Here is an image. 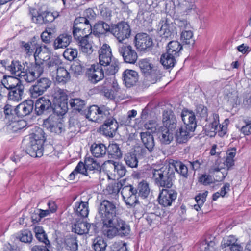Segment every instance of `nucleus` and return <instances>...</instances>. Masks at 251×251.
<instances>
[{"mask_svg": "<svg viewBox=\"0 0 251 251\" xmlns=\"http://www.w3.org/2000/svg\"><path fill=\"white\" fill-rule=\"evenodd\" d=\"M150 176L157 186L171 188L175 178V172L170 165L153 164L150 169Z\"/></svg>", "mask_w": 251, "mask_h": 251, "instance_id": "nucleus-1", "label": "nucleus"}, {"mask_svg": "<svg viewBox=\"0 0 251 251\" xmlns=\"http://www.w3.org/2000/svg\"><path fill=\"white\" fill-rule=\"evenodd\" d=\"M124 181H120L109 184L107 190L110 194H117L121 190L124 201L130 207H134L139 203L137 199V190L132 185H124Z\"/></svg>", "mask_w": 251, "mask_h": 251, "instance_id": "nucleus-2", "label": "nucleus"}, {"mask_svg": "<svg viewBox=\"0 0 251 251\" xmlns=\"http://www.w3.org/2000/svg\"><path fill=\"white\" fill-rule=\"evenodd\" d=\"M85 17H79L76 18L73 25V34L75 40L77 42L85 37H88L86 32L87 29L92 30V26L90 23V20L93 19L95 16L94 11L89 8L85 12Z\"/></svg>", "mask_w": 251, "mask_h": 251, "instance_id": "nucleus-3", "label": "nucleus"}, {"mask_svg": "<svg viewBox=\"0 0 251 251\" xmlns=\"http://www.w3.org/2000/svg\"><path fill=\"white\" fill-rule=\"evenodd\" d=\"M46 139L43 129L38 128L29 137V142L26 149L27 153L33 157H41L43 155V145Z\"/></svg>", "mask_w": 251, "mask_h": 251, "instance_id": "nucleus-4", "label": "nucleus"}, {"mask_svg": "<svg viewBox=\"0 0 251 251\" xmlns=\"http://www.w3.org/2000/svg\"><path fill=\"white\" fill-rule=\"evenodd\" d=\"M130 227L125 221L117 217L112 222V224L102 228V232L104 236L111 239L116 235L120 237H126L129 235Z\"/></svg>", "mask_w": 251, "mask_h": 251, "instance_id": "nucleus-5", "label": "nucleus"}, {"mask_svg": "<svg viewBox=\"0 0 251 251\" xmlns=\"http://www.w3.org/2000/svg\"><path fill=\"white\" fill-rule=\"evenodd\" d=\"M98 212L103 224L102 228L112 224L113 220L118 217L115 204L108 200H103L100 202Z\"/></svg>", "mask_w": 251, "mask_h": 251, "instance_id": "nucleus-6", "label": "nucleus"}, {"mask_svg": "<svg viewBox=\"0 0 251 251\" xmlns=\"http://www.w3.org/2000/svg\"><path fill=\"white\" fill-rule=\"evenodd\" d=\"M66 90L59 88L54 89L52 112L56 116L63 115L68 111V95Z\"/></svg>", "mask_w": 251, "mask_h": 251, "instance_id": "nucleus-7", "label": "nucleus"}, {"mask_svg": "<svg viewBox=\"0 0 251 251\" xmlns=\"http://www.w3.org/2000/svg\"><path fill=\"white\" fill-rule=\"evenodd\" d=\"M110 109L105 105L98 106L93 105L89 107L86 118L95 122H101L113 117L110 113Z\"/></svg>", "mask_w": 251, "mask_h": 251, "instance_id": "nucleus-8", "label": "nucleus"}, {"mask_svg": "<svg viewBox=\"0 0 251 251\" xmlns=\"http://www.w3.org/2000/svg\"><path fill=\"white\" fill-rule=\"evenodd\" d=\"M131 32L129 24L124 21L113 24L111 26V33L117 39L120 44L123 40L130 37Z\"/></svg>", "mask_w": 251, "mask_h": 251, "instance_id": "nucleus-9", "label": "nucleus"}, {"mask_svg": "<svg viewBox=\"0 0 251 251\" xmlns=\"http://www.w3.org/2000/svg\"><path fill=\"white\" fill-rule=\"evenodd\" d=\"M51 81L47 77H42L37 80L35 83L32 85L29 91L31 97L37 98L43 95L50 87Z\"/></svg>", "mask_w": 251, "mask_h": 251, "instance_id": "nucleus-10", "label": "nucleus"}, {"mask_svg": "<svg viewBox=\"0 0 251 251\" xmlns=\"http://www.w3.org/2000/svg\"><path fill=\"white\" fill-rule=\"evenodd\" d=\"M118 50L126 63L134 64L136 62L137 53L131 46L121 43L118 45Z\"/></svg>", "mask_w": 251, "mask_h": 251, "instance_id": "nucleus-11", "label": "nucleus"}, {"mask_svg": "<svg viewBox=\"0 0 251 251\" xmlns=\"http://www.w3.org/2000/svg\"><path fill=\"white\" fill-rule=\"evenodd\" d=\"M43 126L47 130L56 134H61L64 130L62 123L57 116L50 114L45 119Z\"/></svg>", "mask_w": 251, "mask_h": 251, "instance_id": "nucleus-12", "label": "nucleus"}, {"mask_svg": "<svg viewBox=\"0 0 251 251\" xmlns=\"http://www.w3.org/2000/svg\"><path fill=\"white\" fill-rule=\"evenodd\" d=\"M177 196V192L171 188L162 189L158 197V203L165 207L170 206L175 202Z\"/></svg>", "mask_w": 251, "mask_h": 251, "instance_id": "nucleus-13", "label": "nucleus"}, {"mask_svg": "<svg viewBox=\"0 0 251 251\" xmlns=\"http://www.w3.org/2000/svg\"><path fill=\"white\" fill-rule=\"evenodd\" d=\"M160 31L163 38H169L173 35L175 26L170 15L164 14L158 23Z\"/></svg>", "mask_w": 251, "mask_h": 251, "instance_id": "nucleus-14", "label": "nucleus"}, {"mask_svg": "<svg viewBox=\"0 0 251 251\" xmlns=\"http://www.w3.org/2000/svg\"><path fill=\"white\" fill-rule=\"evenodd\" d=\"M118 128L117 121L113 117L105 120L104 123L100 126V132L106 137H113Z\"/></svg>", "mask_w": 251, "mask_h": 251, "instance_id": "nucleus-15", "label": "nucleus"}, {"mask_svg": "<svg viewBox=\"0 0 251 251\" xmlns=\"http://www.w3.org/2000/svg\"><path fill=\"white\" fill-rule=\"evenodd\" d=\"M52 103L48 98L42 97L38 99L35 104V111L37 115L48 114L52 112Z\"/></svg>", "mask_w": 251, "mask_h": 251, "instance_id": "nucleus-16", "label": "nucleus"}, {"mask_svg": "<svg viewBox=\"0 0 251 251\" xmlns=\"http://www.w3.org/2000/svg\"><path fill=\"white\" fill-rule=\"evenodd\" d=\"M134 41L137 49L141 50H144L151 48L153 44L152 39L145 33L137 34Z\"/></svg>", "mask_w": 251, "mask_h": 251, "instance_id": "nucleus-17", "label": "nucleus"}, {"mask_svg": "<svg viewBox=\"0 0 251 251\" xmlns=\"http://www.w3.org/2000/svg\"><path fill=\"white\" fill-rule=\"evenodd\" d=\"M181 117L185 125V128L190 131H194L197 127L196 116L192 111L188 109L182 110Z\"/></svg>", "mask_w": 251, "mask_h": 251, "instance_id": "nucleus-18", "label": "nucleus"}, {"mask_svg": "<svg viewBox=\"0 0 251 251\" xmlns=\"http://www.w3.org/2000/svg\"><path fill=\"white\" fill-rule=\"evenodd\" d=\"M89 73V80L93 83L95 84L104 77V71L102 65L97 63L91 66Z\"/></svg>", "mask_w": 251, "mask_h": 251, "instance_id": "nucleus-19", "label": "nucleus"}, {"mask_svg": "<svg viewBox=\"0 0 251 251\" xmlns=\"http://www.w3.org/2000/svg\"><path fill=\"white\" fill-rule=\"evenodd\" d=\"M34 107L32 100H27L20 103L14 107V112L18 117H24L30 114Z\"/></svg>", "mask_w": 251, "mask_h": 251, "instance_id": "nucleus-20", "label": "nucleus"}, {"mask_svg": "<svg viewBox=\"0 0 251 251\" xmlns=\"http://www.w3.org/2000/svg\"><path fill=\"white\" fill-rule=\"evenodd\" d=\"M99 64L103 65L104 64L110 63L112 59L111 49L109 45L103 44L99 50Z\"/></svg>", "mask_w": 251, "mask_h": 251, "instance_id": "nucleus-21", "label": "nucleus"}, {"mask_svg": "<svg viewBox=\"0 0 251 251\" xmlns=\"http://www.w3.org/2000/svg\"><path fill=\"white\" fill-rule=\"evenodd\" d=\"M162 122L163 127L171 131H174L176 127L177 120L174 113L171 110L164 112Z\"/></svg>", "mask_w": 251, "mask_h": 251, "instance_id": "nucleus-22", "label": "nucleus"}, {"mask_svg": "<svg viewBox=\"0 0 251 251\" xmlns=\"http://www.w3.org/2000/svg\"><path fill=\"white\" fill-rule=\"evenodd\" d=\"M48 59L45 62V69L48 71L50 75L52 73L53 75L57 71L59 68H61L62 62L61 59L58 56H54L50 57V55L48 57Z\"/></svg>", "mask_w": 251, "mask_h": 251, "instance_id": "nucleus-23", "label": "nucleus"}, {"mask_svg": "<svg viewBox=\"0 0 251 251\" xmlns=\"http://www.w3.org/2000/svg\"><path fill=\"white\" fill-rule=\"evenodd\" d=\"M104 164L109 169L108 171L113 170L114 175H117L118 177H122L126 175V170L125 166L119 162L110 160L106 161Z\"/></svg>", "mask_w": 251, "mask_h": 251, "instance_id": "nucleus-24", "label": "nucleus"}, {"mask_svg": "<svg viewBox=\"0 0 251 251\" xmlns=\"http://www.w3.org/2000/svg\"><path fill=\"white\" fill-rule=\"evenodd\" d=\"M144 76L143 83L145 85L149 86L151 84L156 83L161 79L162 75L160 71L155 67Z\"/></svg>", "mask_w": 251, "mask_h": 251, "instance_id": "nucleus-25", "label": "nucleus"}, {"mask_svg": "<svg viewBox=\"0 0 251 251\" xmlns=\"http://www.w3.org/2000/svg\"><path fill=\"white\" fill-rule=\"evenodd\" d=\"M123 81L127 87L134 85L138 81V73L132 70L127 69L123 73Z\"/></svg>", "mask_w": 251, "mask_h": 251, "instance_id": "nucleus-26", "label": "nucleus"}, {"mask_svg": "<svg viewBox=\"0 0 251 251\" xmlns=\"http://www.w3.org/2000/svg\"><path fill=\"white\" fill-rule=\"evenodd\" d=\"M140 136L142 143L148 150L149 153H151L155 146L154 137L150 132H142L140 133Z\"/></svg>", "mask_w": 251, "mask_h": 251, "instance_id": "nucleus-27", "label": "nucleus"}, {"mask_svg": "<svg viewBox=\"0 0 251 251\" xmlns=\"http://www.w3.org/2000/svg\"><path fill=\"white\" fill-rule=\"evenodd\" d=\"M72 41V36L68 33H63L59 35L54 41L53 48L55 50L66 48Z\"/></svg>", "mask_w": 251, "mask_h": 251, "instance_id": "nucleus-28", "label": "nucleus"}, {"mask_svg": "<svg viewBox=\"0 0 251 251\" xmlns=\"http://www.w3.org/2000/svg\"><path fill=\"white\" fill-rule=\"evenodd\" d=\"M25 87L21 84L13 89L9 90L8 99L13 101H19L24 96Z\"/></svg>", "mask_w": 251, "mask_h": 251, "instance_id": "nucleus-29", "label": "nucleus"}, {"mask_svg": "<svg viewBox=\"0 0 251 251\" xmlns=\"http://www.w3.org/2000/svg\"><path fill=\"white\" fill-rule=\"evenodd\" d=\"M92 30L94 35L99 37L100 35L105 34L108 31L111 32V27L105 22L99 21L94 25Z\"/></svg>", "mask_w": 251, "mask_h": 251, "instance_id": "nucleus-30", "label": "nucleus"}, {"mask_svg": "<svg viewBox=\"0 0 251 251\" xmlns=\"http://www.w3.org/2000/svg\"><path fill=\"white\" fill-rule=\"evenodd\" d=\"M192 132L188 130L185 127H180L175 134V138L177 143L179 144L186 143L192 136V134L191 133Z\"/></svg>", "mask_w": 251, "mask_h": 251, "instance_id": "nucleus-31", "label": "nucleus"}, {"mask_svg": "<svg viewBox=\"0 0 251 251\" xmlns=\"http://www.w3.org/2000/svg\"><path fill=\"white\" fill-rule=\"evenodd\" d=\"M107 147L102 143H93L90 147V151L96 158L103 157L107 152Z\"/></svg>", "mask_w": 251, "mask_h": 251, "instance_id": "nucleus-32", "label": "nucleus"}, {"mask_svg": "<svg viewBox=\"0 0 251 251\" xmlns=\"http://www.w3.org/2000/svg\"><path fill=\"white\" fill-rule=\"evenodd\" d=\"M74 210L78 217L82 218L87 217L89 214L88 202L82 201L76 202Z\"/></svg>", "mask_w": 251, "mask_h": 251, "instance_id": "nucleus-33", "label": "nucleus"}, {"mask_svg": "<svg viewBox=\"0 0 251 251\" xmlns=\"http://www.w3.org/2000/svg\"><path fill=\"white\" fill-rule=\"evenodd\" d=\"M182 45L177 41H170L167 47V52L170 55L178 57L182 50Z\"/></svg>", "mask_w": 251, "mask_h": 251, "instance_id": "nucleus-34", "label": "nucleus"}, {"mask_svg": "<svg viewBox=\"0 0 251 251\" xmlns=\"http://www.w3.org/2000/svg\"><path fill=\"white\" fill-rule=\"evenodd\" d=\"M175 171L182 177L187 178L189 176L188 169L187 165L180 161L173 160L171 163Z\"/></svg>", "mask_w": 251, "mask_h": 251, "instance_id": "nucleus-35", "label": "nucleus"}, {"mask_svg": "<svg viewBox=\"0 0 251 251\" xmlns=\"http://www.w3.org/2000/svg\"><path fill=\"white\" fill-rule=\"evenodd\" d=\"M69 104L72 108L78 111L82 114H85L87 113V111L85 109V102L84 100L78 99H71L69 100Z\"/></svg>", "mask_w": 251, "mask_h": 251, "instance_id": "nucleus-36", "label": "nucleus"}, {"mask_svg": "<svg viewBox=\"0 0 251 251\" xmlns=\"http://www.w3.org/2000/svg\"><path fill=\"white\" fill-rule=\"evenodd\" d=\"M1 82L3 86L8 90L22 84L20 80L15 77L6 75L3 76Z\"/></svg>", "mask_w": 251, "mask_h": 251, "instance_id": "nucleus-37", "label": "nucleus"}, {"mask_svg": "<svg viewBox=\"0 0 251 251\" xmlns=\"http://www.w3.org/2000/svg\"><path fill=\"white\" fill-rule=\"evenodd\" d=\"M55 73L56 81L58 83L65 84L71 79L70 73L64 67L59 68Z\"/></svg>", "mask_w": 251, "mask_h": 251, "instance_id": "nucleus-38", "label": "nucleus"}, {"mask_svg": "<svg viewBox=\"0 0 251 251\" xmlns=\"http://www.w3.org/2000/svg\"><path fill=\"white\" fill-rule=\"evenodd\" d=\"M102 66L106 75H115L119 69V63L115 58H113L110 63H108L107 64H104Z\"/></svg>", "mask_w": 251, "mask_h": 251, "instance_id": "nucleus-39", "label": "nucleus"}, {"mask_svg": "<svg viewBox=\"0 0 251 251\" xmlns=\"http://www.w3.org/2000/svg\"><path fill=\"white\" fill-rule=\"evenodd\" d=\"M173 132L174 131L162 127L158 133L161 143L165 145L169 144L173 139Z\"/></svg>", "mask_w": 251, "mask_h": 251, "instance_id": "nucleus-40", "label": "nucleus"}, {"mask_svg": "<svg viewBox=\"0 0 251 251\" xmlns=\"http://www.w3.org/2000/svg\"><path fill=\"white\" fill-rule=\"evenodd\" d=\"M44 59L35 60L34 63H31L28 68L31 71L33 72L35 75L39 78L44 72Z\"/></svg>", "mask_w": 251, "mask_h": 251, "instance_id": "nucleus-41", "label": "nucleus"}, {"mask_svg": "<svg viewBox=\"0 0 251 251\" xmlns=\"http://www.w3.org/2000/svg\"><path fill=\"white\" fill-rule=\"evenodd\" d=\"M176 57L172 54H168V52H166L161 55L160 62L165 68H172L174 67L176 63Z\"/></svg>", "mask_w": 251, "mask_h": 251, "instance_id": "nucleus-42", "label": "nucleus"}, {"mask_svg": "<svg viewBox=\"0 0 251 251\" xmlns=\"http://www.w3.org/2000/svg\"><path fill=\"white\" fill-rule=\"evenodd\" d=\"M107 152L110 158H120L122 153L118 144L116 143L110 144L107 148Z\"/></svg>", "mask_w": 251, "mask_h": 251, "instance_id": "nucleus-43", "label": "nucleus"}, {"mask_svg": "<svg viewBox=\"0 0 251 251\" xmlns=\"http://www.w3.org/2000/svg\"><path fill=\"white\" fill-rule=\"evenodd\" d=\"M90 227L91 225L89 223L85 222H77L74 224L73 229L75 233L82 235L88 233Z\"/></svg>", "mask_w": 251, "mask_h": 251, "instance_id": "nucleus-44", "label": "nucleus"}, {"mask_svg": "<svg viewBox=\"0 0 251 251\" xmlns=\"http://www.w3.org/2000/svg\"><path fill=\"white\" fill-rule=\"evenodd\" d=\"M66 248L68 250L75 251L78 248L77 241L75 235L69 234L66 236L64 240Z\"/></svg>", "mask_w": 251, "mask_h": 251, "instance_id": "nucleus-45", "label": "nucleus"}, {"mask_svg": "<svg viewBox=\"0 0 251 251\" xmlns=\"http://www.w3.org/2000/svg\"><path fill=\"white\" fill-rule=\"evenodd\" d=\"M36 46L34 47V50H35V51L34 53V57L35 60H40L44 59L45 58L43 56V54L47 53L48 55L47 57H48L50 55L49 51H48V48L47 46L44 45V46H42L38 44L37 42H35Z\"/></svg>", "mask_w": 251, "mask_h": 251, "instance_id": "nucleus-46", "label": "nucleus"}, {"mask_svg": "<svg viewBox=\"0 0 251 251\" xmlns=\"http://www.w3.org/2000/svg\"><path fill=\"white\" fill-rule=\"evenodd\" d=\"M18 76L27 83L33 82L38 78L34 73L31 71L28 67L25 71L23 70L20 73H18Z\"/></svg>", "mask_w": 251, "mask_h": 251, "instance_id": "nucleus-47", "label": "nucleus"}, {"mask_svg": "<svg viewBox=\"0 0 251 251\" xmlns=\"http://www.w3.org/2000/svg\"><path fill=\"white\" fill-rule=\"evenodd\" d=\"M88 37H84L77 42L81 51L87 55L91 54L93 51L92 44L88 40Z\"/></svg>", "mask_w": 251, "mask_h": 251, "instance_id": "nucleus-48", "label": "nucleus"}, {"mask_svg": "<svg viewBox=\"0 0 251 251\" xmlns=\"http://www.w3.org/2000/svg\"><path fill=\"white\" fill-rule=\"evenodd\" d=\"M85 167L87 172L89 173V171H100L101 167L100 164L93 158L88 157L85 159Z\"/></svg>", "mask_w": 251, "mask_h": 251, "instance_id": "nucleus-49", "label": "nucleus"}, {"mask_svg": "<svg viewBox=\"0 0 251 251\" xmlns=\"http://www.w3.org/2000/svg\"><path fill=\"white\" fill-rule=\"evenodd\" d=\"M35 236L38 241L44 243L45 245H50V241L43 228L41 226H35L34 228Z\"/></svg>", "mask_w": 251, "mask_h": 251, "instance_id": "nucleus-50", "label": "nucleus"}, {"mask_svg": "<svg viewBox=\"0 0 251 251\" xmlns=\"http://www.w3.org/2000/svg\"><path fill=\"white\" fill-rule=\"evenodd\" d=\"M226 157L224 162L225 165L229 170L234 165V159L236 154V149L235 148H233L230 150H228L226 152Z\"/></svg>", "mask_w": 251, "mask_h": 251, "instance_id": "nucleus-51", "label": "nucleus"}, {"mask_svg": "<svg viewBox=\"0 0 251 251\" xmlns=\"http://www.w3.org/2000/svg\"><path fill=\"white\" fill-rule=\"evenodd\" d=\"M124 160L126 164L130 168H136L138 160L137 155L133 152H128L125 154Z\"/></svg>", "mask_w": 251, "mask_h": 251, "instance_id": "nucleus-52", "label": "nucleus"}, {"mask_svg": "<svg viewBox=\"0 0 251 251\" xmlns=\"http://www.w3.org/2000/svg\"><path fill=\"white\" fill-rule=\"evenodd\" d=\"M215 242L210 239L202 241L199 245V251H214Z\"/></svg>", "mask_w": 251, "mask_h": 251, "instance_id": "nucleus-53", "label": "nucleus"}, {"mask_svg": "<svg viewBox=\"0 0 251 251\" xmlns=\"http://www.w3.org/2000/svg\"><path fill=\"white\" fill-rule=\"evenodd\" d=\"M137 192H138L139 196L143 198H146L150 192L149 187V184L145 181L140 182L138 185V188L136 189Z\"/></svg>", "mask_w": 251, "mask_h": 251, "instance_id": "nucleus-54", "label": "nucleus"}, {"mask_svg": "<svg viewBox=\"0 0 251 251\" xmlns=\"http://www.w3.org/2000/svg\"><path fill=\"white\" fill-rule=\"evenodd\" d=\"M8 69L12 74L18 76V74L20 73L24 68L23 65L19 61L12 60L11 63L8 64Z\"/></svg>", "mask_w": 251, "mask_h": 251, "instance_id": "nucleus-55", "label": "nucleus"}, {"mask_svg": "<svg viewBox=\"0 0 251 251\" xmlns=\"http://www.w3.org/2000/svg\"><path fill=\"white\" fill-rule=\"evenodd\" d=\"M180 40L183 44L193 45L194 44L193 33L191 30H183L180 34Z\"/></svg>", "mask_w": 251, "mask_h": 251, "instance_id": "nucleus-56", "label": "nucleus"}, {"mask_svg": "<svg viewBox=\"0 0 251 251\" xmlns=\"http://www.w3.org/2000/svg\"><path fill=\"white\" fill-rule=\"evenodd\" d=\"M195 0H183L182 1V8L187 14L193 12H197V7L195 4Z\"/></svg>", "mask_w": 251, "mask_h": 251, "instance_id": "nucleus-57", "label": "nucleus"}, {"mask_svg": "<svg viewBox=\"0 0 251 251\" xmlns=\"http://www.w3.org/2000/svg\"><path fill=\"white\" fill-rule=\"evenodd\" d=\"M36 38L34 37L32 38L30 41L28 42L27 43L25 42V41H21L20 42V46L24 48L25 51L26 52V54L30 55L34 51V47L36 46Z\"/></svg>", "mask_w": 251, "mask_h": 251, "instance_id": "nucleus-58", "label": "nucleus"}, {"mask_svg": "<svg viewBox=\"0 0 251 251\" xmlns=\"http://www.w3.org/2000/svg\"><path fill=\"white\" fill-rule=\"evenodd\" d=\"M139 66L144 76L155 68L152 67L151 64L147 59H142L140 61Z\"/></svg>", "mask_w": 251, "mask_h": 251, "instance_id": "nucleus-59", "label": "nucleus"}, {"mask_svg": "<svg viewBox=\"0 0 251 251\" xmlns=\"http://www.w3.org/2000/svg\"><path fill=\"white\" fill-rule=\"evenodd\" d=\"M213 120L210 122V123L207 125V124L205 126V130L210 131L211 132H215L216 130H217L219 122V115L217 114H213Z\"/></svg>", "mask_w": 251, "mask_h": 251, "instance_id": "nucleus-60", "label": "nucleus"}, {"mask_svg": "<svg viewBox=\"0 0 251 251\" xmlns=\"http://www.w3.org/2000/svg\"><path fill=\"white\" fill-rule=\"evenodd\" d=\"M237 242L236 238L233 235H230L225 238L222 242L221 246L223 249H227L228 247L235 245Z\"/></svg>", "mask_w": 251, "mask_h": 251, "instance_id": "nucleus-61", "label": "nucleus"}, {"mask_svg": "<svg viewBox=\"0 0 251 251\" xmlns=\"http://www.w3.org/2000/svg\"><path fill=\"white\" fill-rule=\"evenodd\" d=\"M77 50L72 48L66 49L63 52V56L69 61H73L77 56Z\"/></svg>", "mask_w": 251, "mask_h": 251, "instance_id": "nucleus-62", "label": "nucleus"}, {"mask_svg": "<svg viewBox=\"0 0 251 251\" xmlns=\"http://www.w3.org/2000/svg\"><path fill=\"white\" fill-rule=\"evenodd\" d=\"M71 70L74 75L77 77L83 74L84 67L79 63L75 62L71 65Z\"/></svg>", "mask_w": 251, "mask_h": 251, "instance_id": "nucleus-63", "label": "nucleus"}, {"mask_svg": "<svg viewBox=\"0 0 251 251\" xmlns=\"http://www.w3.org/2000/svg\"><path fill=\"white\" fill-rule=\"evenodd\" d=\"M106 247L107 244L106 242L102 238H97L94 241V249L95 251H104Z\"/></svg>", "mask_w": 251, "mask_h": 251, "instance_id": "nucleus-64", "label": "nucleus"}]
</instances>
